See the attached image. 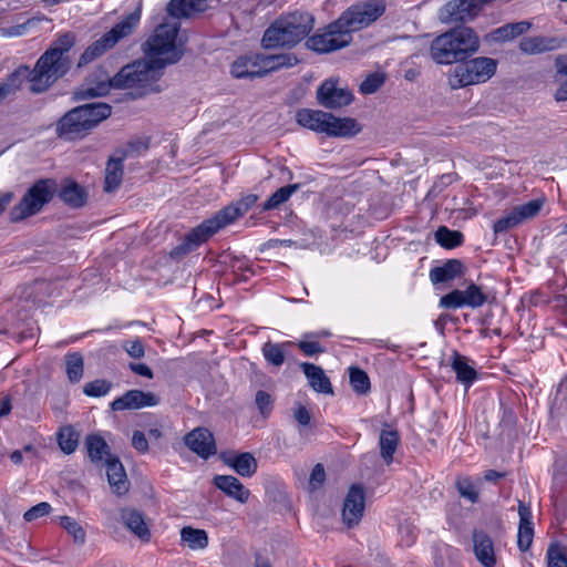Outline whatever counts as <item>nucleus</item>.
<instances>
[{"mask_svg":"<svg viewBox=\"0 0 567 567\" xmlns=\"http://www.w3.org/2000/svg\"><path fill=\"white\" fill-rule=\"evenodd\" d=\"M291 346L290 342L274 343L268 341L262 346V354L268 363L280 367L285 362L286 349Z\"/></svg>","mask_w":567,"mask_h":567,"instance_id":"nucleus-40","label":"nucleus"},{"mask_svg":"<svg viewBox=\"0 0 567 567\" xmlns=\"http://www.w3.org/2000/svg\"><path fill=\"white\" fill-rule=\"evenodd\" d=\"M565 40L556 37H525L519 42V49L526 54H539L563 47Z\"/></svg>","mask_w":567,"mask_h":567,"instance_id":"nucleus-26","label":"nucleus"},{"mask_svg":"<svg viewBox=\"0 0 567 567\" xmlns=\"http://www.w3.org/2000/svg\"><path fill=\"white\" fill-rule=\"evenodd\" d=\"M124 157H110L105 167L104 190L107 193L114 192L122 183L124 165Z\"/></svg>","mask_w":567,"mask_h":567,"instance_id":"nucleus-33","label":"nucleus"},{"mask_svg":"<svg viewBox=\"0 0 567 567\" xmlns=\"http://www.w3.org/2000/svg\"><path fill=\"white\" fill-rule=\"evenodd\" d=\"M124 350L133 359H141L145 354V348L141 339L126 340L123 343Z\"/></svg>","mask_w":567,"mask_h":567,"instance_id":"nucleus-55","label":"nucleus"},{"mask_svg":"<svg viewBox=\"0 0 567 567\" xmlns=\"http://www.w3.org/2000/svg\"><path fill=\"white\" fill-rule=\"evenodd\" d=\"M478 49L476 32L468 27H457L437 35L431 43L430 54L437 64H460Z\"/></svg>","mask_w":567,"mask_h":567,"instance_id":"nucleus-3","label":"nucleus"},{"mask_svg":"<svg viewBox=\"0 0 567 567\" xmlns=\"http://www.w3.org/2000/svg\"><path fill=\"white\" fill-rule=\"evenodd\" d=\"M59 197L68 206L79 208L85 205L87 193L76 182L65 179L59 190Z\"/></svg>","mask_w":567,"mask_h":567,"instance_id":"nucleus-31","label":"nucleus"},{"mask_svg":"<svg viewBox=\"0 0 567 567\" xmlns=\"http://www.w3.org/2000/svg\"><path fill=\"white\" fill-rule=\"evenodd\" d=\"M300 184H290L277 189L269 198L265 202L262 209L271 210L278 208L280 205L286 203L292 194L299 190Z\"/></svg>","mask_w":567,"mask_h":567,"instance_id":"nucleus-42","label":"nucleus"},{"mask_svg":"<svg viewBox=\"0 0 567 567\" xmlns=\"http://www.w3.org/2000/svg\"><path fill=\"white\" fill-rule=\"evenodd\" d=\"M315 18L308 12H291L277 18L264 32L265 49L293 48L313 29Z\"/></svg>","mask_w":567,"mask_h":567,"instance_id":"nucleus-4","label":"nucleus"},{"mask_svg":"<svg viewBox=\"0 0 567 567\" xmlns=\"http://www.w3.org/2000/svg\"><path fill=\"white\" fill-rule=\"evenodd\" d=\"M61 526L73 537L74 543L83 545L85 543V532L83 527L72 517L62 516Z\"/></svg>","mask_w":567,"mask_h":567,"instance_id":"nucleus-49","label":"nucleus"},{"mask_svg":"<svg viewBox=\"0 0 567 567\" xmlns=\"http://www.w3.org/2000/svg\"><path fill=\"white\" fill-rule=\"evenodd\" d=\"M298 347L306 355L309 357L324 351V349L316 341H300Z\"/></svg>","mask_w":567,"mask_h":567,"instance_id":"nucleus-61","label":"nucleus"},{"mask_svg":"<svg viewBox=\"0 0 567 567\" xmlns=\"http://www.w3.org/2000/svg\"><path fill=\"white\" fill-rule=\"evenodd\" d=\"M399 444V433L395 430L383 429L380 433V451L382 458L389 464L393 460V454Z\"/></svg>","mask_w":567,"mask_h":567,"instance_id":"nucleus-38","label":"nucleus"},{"mask_svg":"<svg viewBox=\"0 0 567 567\" xmlns=\"http://www.w3.org/2000/svg\"><path fill=\"white\" fill-rule=\"evenodd\" d=\"M338 81L326 80L317 91L318 103L326 109H340L349 105L353 100L352 92L347 87H339Z\"/></svg>","mask_w":567,"mask_h":567,"instance_id":"nucleus-16","label":"nucleus"},{"mask_svg":"<svg viewBox=\"0 0 567 567\" xmlns=\"http://www.w3.org/2000/svg\"><path fill=\"white\" fill-rule=\"evenodd\" d=\"M261 62V68L264 69L265 75L270 72L278 71L282 68H290L297 64L298 59L292 53H280V54H259Z\"/></svg>","mask_w":567,"mask_h":567,"instance_id":"nucleus-35","label":"nucleus"},{"mask_svg":"<svg viewBox=\"0 0 567 567\" xmlns=\"http://www.w3.org/2000/svg\"><path fill=\"white\" fill-rule=\"evenodd\" d=\"M496 68L497 61L492 58L466 59L454 68L450 84L456 89L484 83L495 74Z\"/></svg>","mask_w":567,"mask_h":567,"instance_id":"nucleus-11","label":"nucleus"},{"mask_svg":"<svg viewBox=\"0 0 567 567\" xmlns=\"http://www.w3.org/2000/svg\"><path fill=\"white\" fill-rule=\"evenodd\" d=\"M111 388L112 383L110 381L97 379L86 383L83 388V392L87 396L99 398L106 395L110 392Z\"/></svg>","mask_w":567,"mask_h":567,"instance_id":"nucleus-52","label":"nucleus"},{"mask_svg":"<svg viewBox=\"0 0 567 567\" xmlns=\"http://www.w3.org/2000/svg\"><path fill=\"white\" fill-rule=\"evenodd\" d=\"M220 457L227 466L234 468L240 476L251 477L257 472V460L249 452L229 455L223 453Z\"/></svg>","mask_w":567,"mask_h":567,"instance_id":"nucleus-29","label":"nucleus"},{"mask_svg":"<svg viewBox=\"0 0 567 567\" xmlns=\"http://www.w3.org/2000/svg\"><path fill=\"white\" fill-rule=\"evenodd\" d=\"M350 384L354 392L365 394L370 390V379L360 368L351 367L349 369Z\"/></svg>","mask_w":567,"mask_h":567,"instance_id":"nucleus-46","label":"nucleus"},{"mask_svg":"<svg viewBox=\"0 0 567 567\" xmlns=\"http://www.w3.org/2000/svg\"><path fill=\"white\" fill-rule=\"evenodd\" d=\"M39 21H40L39 19L31 18V19H28L23 23L2 28L1 34L4 37H21L23 34H25L30 28L35 27L39 23Z\"/></svg>","mask_w":567,"mask_h":567,"instance_id":"nucleus-53","label":"nucleus"},{"mask_svg":"<svg viewBox=\"0 0 567 567\" xmlns=\"http://www.w3.org/2000/svg\"><path fill=\"white\" fill-rule=\"evenodd\" d=\"M365 508V492L361 484H353L350 486L342 507V522L348 528L357 526L364 513Z\"/></svg>","mask_w":567,"mask_h":567,"instance_id":"nucleus-15","label":"nucleus"},{"mask_svg":"<svg viewBox=\"0 0 567 567\" xmlns=\"http://www.w3.org/2000/svg\"><path fill=\"white\" fill-rule=\"evenodd\" d=\"M547 567H567L566 548L551 544L547 550Z\"/></svg>","mask_w":567,"mask_h":567,"instance_id":"nucleus-50","label":"nucleus"},{"mask_svg":"<svg viewBox=\"0 0 567 567\" xmlns=\"http://www.w3.org/2000/svg\"><path fill=\"white\" fill-rule=\"evenodd\" d=\"M324 480H326L324 468H323L322 464L318 463L312 468V472H311L310 478H309V485L313 489L318 488L319 486H321L323 484Z\"/></svg>","mask_w":567,"mask_h":567,"instance_id":"nucleus-58","label":"nucleus"},{"mask_svg":"<svg viewBox=\"0 0 567 567\" xmlns=\"http://www.w3.org/2000/svg\"><path fill=\"white\" fill-rule=\"evenodd\" d=\"M296 121L302 127L333 137H351L360 132L354 118L336 117L320 110L301 109L296 113Z\"/></svg>","mask_w":567,"mask_h":567,"instance_id":"nucleus-7","label":"nucleus"},{"mask_svg":"<svg viewBox=\"0 0 567 567\" xmlns=\"http://www.w3.org/2000/svg\"><path fill=\"white\" fill-rule=\"evenodd\" d=\"M301 368L309 380V384L313 390L320 393H332V385L323 370L312 363L303 362Z\"/></svg>","mask_w":567,"mask_h":567,"instance_id":"nucleus-32","label":"nucleus"},{"mask_svg":"<svg viewBox=\"0 0 567 567\" xmlns=\"http://www.w3.org/2000/svg\"><path fill=\"white\" fill-rule=\"evenodd\" d=\"M214 485L225 493L228 497H231L241 504L248 502L250 492L246 488L238 478L231 475H216L213 480Z\"/></svg>","mask_w":567,"mask_h":567,"instance_id":"nucleus-27","label":"nucleus"},{"mask_svg":"<svg viewBox=\"0 0 567 567\" xmlns=\"http://www.w3.org/2000/svg\"><path fill=\"white\" fill-rule=\"evenodd\" d=\"M434 237L436 243L446 249H453L463 243V234L461 231L451 230L445 226L439 227Z\"/></svg>","mask_w":567,"mask_h":567,"instance_id":"nucleus-44","label":"nucleus"},{"mask_svg":"<svg viewBox=\"0 0 567 567\" xmlns=\"http://www.w3.org/2000/svg\"><path fill=\"white\" fill-rule=\"evenodd\" d=\"M518 535L517 545L522 551H527L533 543L534 538V526L532 522V509L530 506L525 504L523 501H518Z\"/></svg>","mask_w":567,"mask_h":567,"instance_id":"nucleus-25","label":"nucleus"},{"mask_svg":"<svg viewBox=\"0 0 567 567\" xmlns=\"http://www.w3.org/2000/svg\"><path fill=\"white\" fill-rule=\"evenodd\" d=\"M555 68L557 71V75L567 76V54L558 55L555 59Z\"/></svg>","mask_w":567,"mask_h":567,"instance_id":"nucleus-64","label":"nucleus"},{"mask_svg":"<svg viewBox=\"0 0 567 567\" xmlns=\"http://www.w3.org/2000/svg\"><path fill=\"white\" fill-rule=\"evenodd\" d=\"M141 20V7L127 14L116 23L109 32L91 43L80 55L76 66L83 68L102 56L106 51L114 48L118 41L133 33Z\"/></svg>","mask_w":567,"mask_h":567,"instance_id":"nucleus-9","label":"nucleus"},{"mask_svg":"<svg viewBox=\"0 0 567 567\" xmlns=\"http://www.w3.org/2000/svg\"><path fill=\"white\" fill-rule=\"evenodd\" d=\"M295 420L300 426H307L310 424L311 414L307 408L299 405L293 412Z\"/></svg>","mask_w":567,"mask_h":567,"instance_id":"nucleus-62","label":"nucleus"},{"mask_svg":"<svg viewBox=\"0 0 567 567\" xmlns=\"http://www.w3.org/2000/svg\"><path fill=\"white\" fill-rule=\"evenodd\" d=\"M65 372L71 383L81 381L84 372V361L81 353L72 352L65 355Z\"/></svg>","mask_w":567,"mask_h":567,"instance_id":"nucleus-41","label":"nucleus"},{"mask_svg":"<svg viewBox=\"0 0 567 567\" xmlns=\"http://www.w3.org/2000/svg\"><path fill=\"white\" fill-rule=\"evenodd\" d=\"M56 192L55 179H38L28 188L20 202L11 208L10 220L19 223L39 214L53 199Z\"/></svg>","mask_w":567,"mask_h":567,"instance_id":"nucleus-10","label":"nucleus"},{"mask_svg":"<svg viewBox=\"0 0 567 567\" xmlns=\"http://www.w3.org/2000/svg\"><path fill=\"white\" fill-rule=\"evenodd\" d=\"M259 54L241 55L237 58L231 66L230 73L236 79H255L265 76Z\"/></svg>","mask_w":567,"mask_h":567,"instance_id":"nucleus-22","label":"nucleus"},{"mask_svg":"<svg viewBox=\"0 0 567 567\" xmlns=\"http://www.w3.org/2000/svg\"><path fill=\"white\" fill-rule=\"evenodd\" d=\"M178 31L177 22L161 23L143 44L145 56L152 59L157 68L165 69L182 60L184 48L177 42Z\"/></svg>","mask_w":567,"mask_h":567,"instance_id":"nucleus-6","label":"nucleus"},{"mask_svg":"<svg viewBox=\"0 0 567 567\" xmlns=\"http://www.w3.org/2000/svg\"><path fill=\"white\" fill-rule=\"evenodd\" d=\"M452 369L456 373V379L461 383L468 385L477 378L476 370L468 364V359L465 355L454 352L452 355Z\"/></svg>","mask_w":567,"mask_h":567,"instance_id":"nucleus-36","label":"nucleus"},{"mask_svg":"<svg viewBox=\"0 0 567 567\" xmlns=\"http://www.w3.org/2000/svg\"><path fill=\"white\" fill-rule=\"evenodd\" d=\"M163 68H157L152 59L134 61L124 65L115 75V89H133L138 87L144 90V94L151 92H158L159 87L156 84L162 75Z\"/></svg>","mask_w":567,"mask_h":567,"instance_id":"nucleus-8","label":"nucleus"},{"mask_svg":"<svg viewBox=\"0 0 567 567\" xmlns=\"http://www.w3.org/2000/svg\"><path fill=\"white\" fill-rule=\"evenodd\" d=\"M384 0H367L348 8L340 17V23L351 34L353 31L367 28L385 12Z\"/></svg>","mask_w":567,"mask_h":567,"instance_id":"nucleus-12","label":"nucleus"},{"mask_svg":"<svg viewBox=\"0 0 567 567\" xmlns=\"http://www.w3.org/2000/svg\"><path fill=\"white\" fill-rule=\"evenodd\" d=\"M487 301V295L482 287L470 282L464 290L454 289L440 299V307L444 309H458L468 307L476 309Z\"/></svg>","mask_w":567,"mask_h":567,"instance_id":"nucleus-14","label":"nucleus"},{"mask_svg":"<svg viewBox=\"0 0 567 567\" xmlns=\"http://www.w3.org/2000/svg\"><path fill=\"white\" fill-rule=\"evenodd\" d=\"M120 517L122 523L141 540H150L151 530L142 512L135 508H122Z\"/></svg>","mask_w":567,"mask_h":567,"instance_id":"nucleus-28","label":"nucleus"},{"mask_svg":"<svg viewBox=\"0 0 567 567\" xmlns=\"http://www.w3.org/2000/svg\"><path fill=\"white\" fill-rule=\"evenodd\" d=\"M128 368L132 372H134L138 375H142V377H145L147 379H153V377H154L152 369L145 363L131 362L128 364Z\"/></svg>","mask_w":567,"mask_h":567,"instance_id":"nucleus-63","label":"nucleus"},{"mask_svg":"<svg viewBox=\"0 0 567 567\" xmlns=\"http://www.w3.org/2000/svg\"><path fill=\"white\" fill-rule=\"evenodd\" d=\"M114 87V76L110 78L109 73L97 68L85 81V84L75 92L76 100H86L106 95Z\"/></svg>","mask_w":567,"mask_h":567,"instance_id":"nucleus-18","label":"nucleus"},{"mask_svg":"<svg viewBox=\"0 0 567 567\" xmlns=\"http://www.w3.org/2000/svg\"><path fill=\"white\" fill-rule=\"evenodd\" d=\"M50 512H51V505L47 502H42V503H39L35 506L31 507L30 509H28L24 513L23 518L27 522H32L39 517L48 515Z\"/></svg>","mask_w":567,"mask_h":567,"instance_id":"nucleus-57","label":"nucleus"},{"mask_svg":"<svg viewBox=\"0 0 567 567\" xmlns=\"http://www.w3.org/2000/svg\"><path fill=\"white\" fill-rule=\"evenodd\" d=\"M455 487L463 498H466L472 503H476L478 501V492L471 477L458 476L455 482Z\"/></svg>","mask_w":567,"mask_h":567,"instance_id":"nucleus-48","label":"nucleus"},{"mask_svg":"<svg viewBox=\"0 0 567 567\" xmlns=\"http://www.w3.org/2000/svg\"><path fill=\"white\" fill-rule=\"evenodd\" d=\"M107 482L114 494L122 496L128 492L130 482L121 461L114 457L105 460Z\"/></svg>","mask_w":567,"mask_h":567,"instance_id":"nucleus-23","label":"nucleus"},{"mask_svg":"<svg viewBox=\"0 0 567 567\" xmlns=\"http://www.w3.org/2000/svg\"><path fill=\"white\" fill-rule=\"evenodd\" d=\"M84 444L87 455L93 463L97 464L103 460L105 461L107 457H114L110 453V446L106 441L97 434H89L85 437Z\"/></svg>","mask_w":567,"mask_h":567,"instance_id":"nucleus-34","label":"nucleus"},{"mask_svg":"<svg viewBox=\"0 0 567 567\" xmlns=\"http://www.w3.org/2000/svg\"><path fill=\"white\" fill-rule=\"evenodd\" d=\"M351 40L352 35L338 18L324 29L308 38L306 44L307 48L318 53H329L348 47Z\"/></svg>","mask_w":567,"mask_h":567,"instance_id":"nucleus-13","label":"nucleus"},{"mask_svg":"<svg viewBox=\"0 0 567 567\" xmlns=\"http://www.w3.org/2000/svg\"><path fill=\"white\" fill-rule=\"evenodd\" d=\"M181 539L193 549H204L208 546V535L204 529L185 526L181 530Z\"/></svg>","mask_w":567,"mask_h":567,"instance_id":"nucleus-39","label":"nucleus"},{"mask_svg":"<svg viewBox=\"0 0 567 567\" xmlns=\"http://www.w3.org/2000/svg\"><path fill=\"white\" fill-rule=\"evenodd\" d=\"M519 223L517 218L515 217L514 213L511 212L506 216L499 218L494 223L493 229L495 234L505 233L508 229L517 226Z\"/></svg>","mask_w":567,"mask_h":567,"instance_id":"nucleus-56","label":"nucleus"},{"mask_svg":"<svg viewBox=\"0 0 567 567\" xmlns=\"http://www.w3.org/2000/svg\"><path fill=\"white\" fill-rule=\"evenodd\" d=\"M255 194L244 196L236 204L228 205L217 212L212 218L204 220L193 228L171 251L173 259H181L187 254L197 249L203 243L214 236L219 229L231 224L239 216H243L258 200Z\"/></svg>","mask_w":567,"mask_h":567,"instance_id":"nucleus-2","label":"nucleus"},{"mask_svg":"<svg viewBox=\"0 0 567 567\" xmlns=\"http://www.w3.org/2000/svg\"><path fill=\"white\" fill-rule=\"evenodd\" d=\"M112 107L106 103H89L66 112L56 123L55 133L64 140H75L106 120Z\"/></svg>","mask_w":567,"mask_h":567,"instance_id":"nucleus-5","label":"nucleus"},{"mask_svg":"<svg viewBox=\"0 0 567 567\" xmlns=\"http://www.w3.org/2000/svg\"><path fill=\"white\" fill-rule=\"evenodd\" d=\"M75 33L68 31L60 33L51 45L39 56L31 69L27 64L20 70L29 82V90L33 94L47 92L60 79L64 78L72 68L70 51L75 45Z\"/></svg>","mask_w":567,"mask_h":567,"instance_id":"nucleus-1","label":"nucleus"},{"mask_svg":"<svg viewBox=\"0 0 567 567\" xmlns=\"http://www.w3.org/2000/svg\"><path fill=\"white\" fill-rule=\"evenodd\" d=\"M159 402L161 398L153 392L128 390L111 403V409L113 411L137 410L142 408L156 406Z\"/></svg>","mask_w":567,"mask_h":567,"instance_id":"nucleus-19","label":"nucleus"},{"mask_svg":"<svg viewBox=\"0 0 567 567\" xmlns=\"http://www.w3.org/2000/svg\"><path fill=\"white\" fill-rule=\"evenodd\" d=\"M384 81V73H371L360 84V92L363 94H372L383 85Z\"/></svg>","mask_w":567,"mask_h":567,"instance_id":"nucleus-51","label":"nucleus"},{"mask_svg":"<svg viewBox=\"0 0 567 567\" xmlns=\"http://www.w3.org/2000/svg\"><path fill=\"white\" fill-rule=\"evenodd\" d=\"M24 81L25 79L18 66L2 83H0V102L16 93Z\"/></svg>","mask_w":567,"mask_h":567,"instance_id":"nucleus-45","label":"nucleus"},{"mask_svg":"<svg viewBox=\"0 0 567 567\" xmlns=\"http://www.w3.org/2000/svg\"><path fill=\"white\" fill-rule=\"evenodd\" d=\"M542 206H543L542 200L534 199L526 204L518 205V206L514 207L512 212L514 213L515 217L517 218L518 223L520 224L525 219L535 217L539 213Z\"/></svg>","mask_w":567,"mask_h":567,"instance_id":"nucleus-47","label":"nucleus"},{"mask_svg":"<svg viewBox=\"0 0 567 567\" xmlns=\"http://www.w3.org/2000/svg\"><path fill=\"white\" fill-rule=\"evenodd\" d=\"M255 402L262 416H268L272 410L274 400L271 395L262 390L256 393Z\"/></svg>","mask_w":567,"mask_h":567,"instance_id":"nucleus-54","label":"nucleus"},{"mask_svg":"<svg viewBox=\"0 0 567 567\" xmlns=\"http://www.w3.org/2000/svg\"><path fill=\"white\" fill-rule=\"evenodd\" d=\"M208 9L207 0H169L166 12L174 19H192Z\"/></svg>","mask_w":567,"mask_h":567,"instance_id":"nucleus-21","label":"nucleus"},{"mask_svg":"<svg viewBox=\"0 0 567 567\" xmlns=\"http://www.w3.org/2000/svg\"><path fill=\"white\" fill-rule=\"evenodd\" d=\"M58 443L62 452L72 454L79 445V433L71 425L60 429L58 432Z\"/></svg>","mask_w":567,"mask_h":567,"instance_id":"nucleus-43","label":"nucleus"},{"mask_svg":"<svg viewBox=\"0 0 567 567\" xmlns=\"http://www.w3.org/2000/svg\"><path fill=\"white\" fill-rule=\"evenodd\" d=\"M132 445L136 451L141 453H146L148 451V442L146 435L142 431L133 432Z\"/></svg>","mask_w":567,"mask_h":567,"instance_id":"nucleus-60","label":"nucleus"},{"mask_svg":"<svg viewBox=\"0 0 567 567\" xmlns=\"http://www.w3.org/2000/svg\"><path fill=\"white\" fill-rule=\"evenodd\" d=\"M472 538L476 559L484 567H495L496 555L492 538L483 530H474Z\"/></svg>","mask_w":567,"mask_h":567,"instance_id":"nucleus-24","label":"nucleus"},{"mask_svg":"<svg viewBox=\"0 0 567 567\" xmlns=\"http://www.w3.org/2000/svg\"><path fill=\"white\" fill-rule=\"evenodd\" d=\"M480 12L475 0H451L439 11V19L443 23H460L473 20Z\"/></svg>","mask_w":567,"mask_h":567,"instance_id":"nucleus-17","label":"nucleus"},{"mask_svg":"<svg viewBox=\"0 0 567 567\" xmlns=\"http://www.w3.org/2000/svg\"><path fill=\"white\" fill-rule=\"evenodd\" d=\"M186 446L203 458L216 453V444L212 432L205 427H196L184 437Z\"/></svg>","mask_w":567,"mask_h":567,"instance_id":"nucleus-20","label":"nucleus"},{"mask_svg":"<svg viewBox=\"0 0 567 567\" xmlns=\"http://www.w3.org/2000/svg\"><path fill=\"white\" fill-rule=\"evenodd\" d=\"M147 150H148V142L143 141V140H135L127 144V148L125 150V152L123 153L122 156L125 158L126 156H132L135 153L140 154Z\"/></svg>","mask_w":567,"mask_h":567,"instance_id":"nucleus-59","label":"nucleus"},{"mask_svg":"<svg viewBox=\"0 0 567 567\" xmlns=\"http://www.w3.org/2000/svg\"><path fill=\"white\" fill-rule=\"evenodd\" d=\"M530 27L532 24L528 21L507 23L495 29L492 32V38L495 41H509L528 31Z\"/></svg>","mask_w":567,"mask_h":567,"instance_id":"nucleus-37","label":"nucleus"},{"mask_svg":"<svg viewBox=\"0 0 567 567\" xmlns=\"http://www.w3.org/2000/svg\"><path fill=\"white\" fill-rule=\"evenodd\" d=\"M465 267L458 259H449L442 266H436L430 270V279L436 285L452 281L464 275Z\"/></svg>","mask_w":567,"mask_h":567,"instance_id":"nucleus-30","label":"nucleus"}]
</instances>
